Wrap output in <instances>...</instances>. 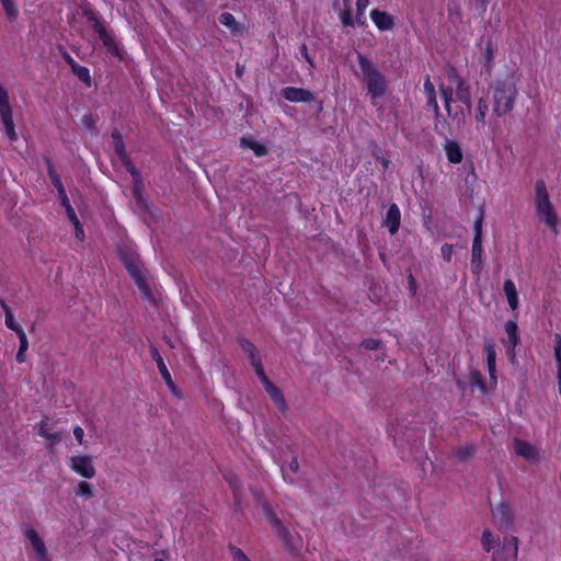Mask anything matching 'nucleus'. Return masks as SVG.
<instances>
[{
  "mask_svg": "<svg viewBox=\"0 0 561 561\" xmlns=\"http://www.w3.org/2000/svg\"><path fill=\"white\" fill-rule=\"evenodd\" d=\"M424 91H425V94L436 93V92H435V87H434V84L431 82V79H430V77H428V76L426 77L425 82H424Z\"/></svg>",
  "mask_w": 561,
  "mask_h": 561,
  "instance_id": "obj_56",
  "label": "nucleus"
},
{
  "mask_svg": "<svg viewBox=\"0 0 561 561\" xmlns=\"http://www.w3.org/2000/svg\"><path fill=\"white\" fill-rule=\"evenodd\" d=\"M38 434L50 440V445L59 443L62 438L60 433H53L49 428V425L45 422L41 423Z\"/></svg>",
  "mask_w": 561,
  "mask_h": 561,
  "instance_id": "obj_28",
  "label": "nucleus"
},
{
  "mask_svg": "<svg viewBox=\"0 0 561 561\" xmlns=\"http://www.w3.org/2000/svg\"><path fill=\"white\" fill-rule=\"evenodd\" d=\"M227 481H228L230 488L233 491L234 502H236V505L238 506V505H240L239 493H240L241 483H240L239 479L234 474L228 476L227 477Z\"/></svg>",
  "mask_w": 561,
  "mask_h": 561,
  "instance_id": "obj_35",
  "label": "nucleus"
},
{
  "mask_svg": "<svg viewBox=\"0 0 561 561\" xmlns=\"http://www.w3.org/2000/svg\"><path fill=\"white\" fill-rule=\"evenodd\" d=\"M401 222V213L396 204H391L387 210L386 218L382 225L388 228L391 236L396 234L399 230Z\"/></svg>",
  "mask_w": 561,
  "mask_h": 561,
  "instance_id": "obj_14",
  "label": "nucleus"
},
{
  "mask_svg": "<svg viewBox=\"0 0 561 561\" xmlns=\"http://www.w3.org/2000/svg\"><path fill=\"white\" fill-rule=\"evenodd\" d=\"M0 117L2 122L13 118L10 103H0Z\"/></svg>",
  "mask_w": 561,
  "mask_h": 561,
  "instance_id": "obj_46",
  "label": "nucleus"
},
{
  "mask_svg": "<svg viewBox=\"0 0 561 561\" xmlns=\"http://www.w3.org/2000/svg\"><path fill=\"white\" fill-rule=\"evenodd\" d=\"M70 468L81 477L91 479L95 476L96 470L93 466L92 457L88 455L72 456L70 458Z\"/></svg>",
  "mask_w": 561,
  "mask_h": 561,
  "instance_id": "obj_9",
  "label": "nucleus"
},
{
  "mask_svg": "<svg viewBox=\"0 0 561 561\" xmlns=\"http://www.w3.org/2000/svg\"><path fill=\"white\" fill-rule=\"evenodd\" d=\"M3 9L10 20H15L18 16V8L13 0H1Z\"/></svg>",
  "mask_w": 561,
  "mask_h": 561,
  "instance_id": "obj_38",
  "label": "nucleus"
},
{
  "mask_svg": "<svg viewBox=\"0 0 561 561\" xmlns=\"http://www.w3.org/2000/svg\"><path fill=\"white\" fill-rule=\"evenodd\" d=\"M554 355L557 364H561V335L556 334Z\"/></svg>",
  "mask_w": 561,
  "mask_h": 561,
  "instance_id": "obj_52",
  "label": "nucleus"
},
{
  "mask_svg": "<svg viewBox=\"0 0 561 561\" xmlns=\"http://www.w3.org/2000/svg\"><path fill=\"white\" fill-rule=\"evenodd\" d=\"M503 290L505 293V296L507 298V302L510 307L515 310L518 308V296H517V289L512 279H506L504 282Z\"/></svg>",
  "mask_w": 561,
  "mask_h": 561,
  "instance_id": "obj_23",
  "label": "nucleus"
},
{
  "mask_svg": "<svg viewBox=\"0 0 561 561\" xmlns=\"http://www.w3.org/2000/svg\"><path fill=\"white\" fill-rule=\"evenodd\" d=\"M370 16L376 26L381 31H388L393 27V20L391 15L385 11L373 10Z\"/></svg>",
  "mask_w": 561,
  "mask_h": 561,
  "instance_id": "obj_19",
  "label": "nucleus"
},
{
  "mask_svg": "<svg viewBox=\"0 0 561 561\" xmlns=\"http://www.w3.org/2000/svg\"><path fill=\"white\" fill-rule=\"evenodd\" d=\"M76 494L78 496H84L87 499H91L94 496L93 489H92L91 484L85 481L79 482L77 490H76Z\"/></svg>",
  "mask_w": 561,
  "mask_h": 561,
  "instance_id": "obj_37",
  "label": "nucleus"
},
{
  "mask_svg": "<svg viewBox=\"0 0 561 561\" xmlns=\"http://www.w3.org/2000/svg\"><path fill=\"white\" fill-rule=\"evenodd\" d=\"M476 453V448L473 445H466L458 447L454 455L460 460V461H468L473 457Z\"/></svg>",
  "mask_w": 561,
  "mask_h": 561,
  "instance_id": "obj_30",
  "label": "nucleus"
},
{
  "mask_svg": "<svg viewBox=\"0 0 561 561\" xmlns=\"http://www.w3.org/2000/svg\"><path fill=\"white\" fill-rule=\"evenodd\" d=\"M497 539L494 537L493 533L490 529H484L482 533L481 543L482 548L485 552H490L495 549V543Z\"/></svg>",
  "mask_w": 561,
  "mask_h": 561,
  "instance_id": "obj_29",
  "label": "nucleus"
},
{
  "mask_svg": "<svg viewBox=\"0 0 561 561\" xmlns=\"http://www.w3.org/2000/svg\"><path fill=\"white\" fill-rule=\"evenodd\" d=\"M488 3L489 0H476V8L483 13L486 11Z\"/></svg>",
  "mask_w": 561,
  "mask_h": 561,
  "instance_id": "obj_59",
  "label": "nucleus"
},
{
  "mask_svg": "<svg viewBox=\"0 0 561 561\" xmlns=\"http://www.w3.org/2000/svg\"><path fill=\"white\" fill-rule=\"evenodd\" d=\"M150 354H151V357L152 359L157 363V366L159 368V371L161 374V377L163 378V380L165 381L168 388L173 392V393H178V388L171 377V374L169 373L164 362H163V358L162 356L160 355L158 348L154 346V345H151L150 346Z\"/></svg>",
  "mask_w": 561,
  "mask_h": 561,
  "instance_id": "obj_12",
  "label": "nucleus"
},
{
  "mask_svg": "<svg viewBox=\"0 0 561 561\" xmlns=\"http://www.w3.org/2000/svg\"><path fill=\"white\" fill-rule=\"evenodd\" d=\"M83 13L88 18V21L91 22L92 30L99 35V38L103 43L107 53L122 59V51L115 42L112 32H110L103 22H101L96 13L90 9H85Z\"/></svg>",
  "mask_w": 561,
  "mask_h": 561,
  "instance_id": "obj_5",
  "label": "nucleus"
},
{
  "mask_svg": "<svg viewBox=\"0 0 561 561\" xmlns=\"http://www.w3.org/2000/svg\"><path fill=\"white\" fill-rule=\"evenodd\" d=\"M444 127H445V121H443V122H437V123L435 124V127H434V128H435L436 133H438V134H440V135H443V136H445V137H446V135H445V134H444V131H443Z\"/></svg>",
  "mask_w": 561,
  "mask_h": 561,
  "instance_id": "obj_62",
  "label": "nucleus"
},
{
  "mask_svg": "<svg viewBox=\"0 0 561 561\" xmlns=\"http://www.w3.org/2000/svg\"><path fill=\"white\" fill-rule=\"evenodd\" d=\"M73 435L79 444L83 443V435H84L83 428H81L80 426H76L73 428Z\"/></svg>",
  "mask_w": 561,
  "mask_h": 561,
  "instance_id": "obj_57",
  "label": "nucleus"
},
{
  "mask_svg": "<svg viewBox=\"0 0 561 561\" xmlns=\"http://www.w3.org/2000/svg\"><path fill=\"white\" fill-rule=\"evenodd\" d=\"M241 147L253 150L256 157H263L267 153L266 147L256 142L253 138L242 137Z\"/></svg>",
  "mask_w": 561,
  "mask_h": 561,
  "instance_id": "obj_26",
  "label": "nucleus"
},
{
  "mask_svg": "<svg viewBox=\"0 0 561 561\" xmlns=\"http://www.w3.org/2000/svg\"><path fill=\"white\" fill-rule=\"evenodd\" d=\"M516 93L512 81L497 82L493 91V114L497 117L508 114L513 110Z\"/></svg>",
  "mask_w": 561,
  "mask_h": 561,
  "instance_id": "obj_3",
  "label": "nucleus"
},
{
  "mask_svg": "<svg viewBox=\"0 0 561 561\" xmlns=\"http://www.w3.org/2000/svg\"><path fill=\"white\" fill-rule=\"evenodd\" d=\"M72 72L87 85H91V77L88 68L80 65H72Z\"/></svg>",
  "mask_w": 561,
  "mask_h": 561,
  "instance_id": "obj_33",
  "label": "nucleus"
},
{
  "mask_svg": "<svg viewBox=\"0 0 561 561\" xmlns=\"http://www.w3.org/2000/svg\"><path fill=\"white\" fill-rule=\"evenodd\" d=\"M536 214L540 220L557 232L558 217L553 209L552 203L550 202L547 186L543 180L536 182V195H535Z\"/></svg>",
  "mask_w": 561,
  "mask_h": 561,
  "instance_id": "obj_2",
  "label": "nucleus"
},
{
  "mask_svg": "<svg viewBox=\"0 0 561 561\" xmlns=\"http://www.w3.org/2000/svg\"><path fill=\"white\" fill-rule=\"evenodd\" d=\"M494 523L501 530H510L514 524V514L506 502H501L492 511Z\"/></svg>",
  "mask_w": 561,
  "mask_h": 561,
  "instance_id": "obj_8",
  "label": "nucleus"
},
{
  "mask_svg": "<svg viewBox=\"0 0 561 561\" xmlns=\"http://www.w3.org/2000/svg\"><path fill=\"white\" fill-rule=\"evenodd\" d=\"M45 161H46V164H47L48 175H49V178L51 180V183L57 188L59 196L66 194L65 187H64V185L61 183V179H60L59 174L56 172V170L54 169V165H53L50 159L46 157Z\"/></svg>",
  "mask_w": 561,
  "mask_h": 561,
  "instance_id": "obj_25",
  "label": "nucleus"
},
{
  "mask_svg": "<svg viewBox=\"0 0 561 561\" xmlns=\"http://www.w3.org/2000/svg\"><path fill=\"white\" fill-rule=\"evenodd\" d=\"M514 450L518 456H522L527 460H535L538 456L537 449L529 443L522 439H515Z\"/></svg>",
  "mask_w": 561,
  "mask_h": 561,
  "instance_id": "obj_18",
  "label": "nucleus"
},
{
  "mask_svg": "<svg viewBox=\"0 0 561 561\" xmlns=\"http://www.w3.org/2000/svg\"><path fill=\"white\" fill-rule=\"evenodd\" d=\"M439 92L442 94V98L445 103V108L447 111V114L453 117L454 121H456L459 125L465 124L466 115L465 112H456L454 115L451 114V102H453V88L446 87L444 84L439 85Z\"/></svg>",
  "mask_w": 561,
  "mask_h": 561,
  "instance_id": "obj_13",
  "label": "nucleus"
},
{
  "mask_svg": "<svg viewBox=\"0 0 561 561\" xmlns=\"http://www.w3.org/2000/svg\"><path fill=\"white\" fill-rule=\"evenodd\" d=\"M482 241L473 240L471 255V271L476 275H480L483 268L482 262Z\"/></svg>",
  "mask_w": 561,
  "mask_h": 561,
  "instance_id": "obj_17",
  "label": "nucleus"
},
{
  "mask_svg": "<svg viewBox=\"0 0 561 561\" xmlns=\"http://www.w3.org/2000/svg\"><path fill=\"white\" fill-rule=\"evenodd\" d=\"M26 538L30 540L33 549L37 553V556L42 559L46 557V547L44 541L41 539L38 534L33 528H27L25 533Z\"/></svg>",
  "mask_w": 561,
  "mask_h": 561,
  "instance_id": "obj_20",
  "label": "nucleus"
},
{
  "mask_svg": "<svg viewBox=\"0 0 561 561\" xmlns=\"http://www.w3.org/2000/svg\"><path fill=\"white\" fill-rule=\"evenodd\" d=\"M558 385H559V392L561 394V363L558 364Z\"/></svg>",
  "mask_w": 561,
  "mask_h": 561,
  "instance_id": "obj_64",
  "label": "nucleus"
},
{
  "mask_svg": "<svg viewBox=\"0 0 561 561\" xmlns=\"http://www.w3.org/2000/svg\"><path fill=\"white\" fill-rule=\"evenodd\" d=\"M488 108H489L488 103L483 99H480L478 102L477 114H476V119L478 122L484 123Z\"/></svg>",
  "mask_w": 561,
  "mask_h": 561,
  "instance_id": "obj_39",
  "label": "nucleus"
},
{
  "mask_svg": "<svg viewBox=\"0 0 561 561\" xmlns=\"http://www.w3.org/2000/svg\"><path fill=\"white\" fill-rule=\"evenodd\" d=\"M239 344L241 348L250 356L251 363L260 358L259 352L253 343H251L247 339L241 337L239 340Z\"/></svg>",
  "mask_w": 561,
  "mask_h": 561,
  "instance_id": "obj_32",
  "label": "nucleus"
},
{
  "mask_svg": "<svg viewBox=\"0 0 561 561\" xmlns=\"http://www.w3.org/2000/svg\"><path fill=\"white\" fill-rule=\"evenodd\" d=\"M482 224H483V213H480L479 217L476 219L473 229H474V238L473 240L482 241Z\"/></svg>",
  "mask_w": 561,
  "mask_h": 561,
  "instance_id": "obj_44",
  "label": "nucleus"
},
{
  "mask_svg": "<svg viewBox=\"0 0 561 561\" xmlns=\"http://www.w3.org/2000/svg\"><path fill=\"white\" fill-rule=\"evenodd\" d=\"M219 22L232 32L238 31V23L231 13L225 12L220 14Z\"/></svg>",
  "mask_w": 561,
  "mask_h": 561,
  "instance_id": "obj_36",
  "label": "nucleus"
},
{
  "mask_svg": "<svg viewBox=\"0 0 561 561\" xmlns=\"http://www.w3.org/2000/svg\"><path fill=\"white\" fill-rule=\"evenodd\" d=\"M445 151L449 162L460 163L462 161V151L459 145L454 140H446Z\"/></svg>",
  "mask_w": 561,
  "mask_h": 561,
  "instance_id": "obj_22",
  "label": "nucleus"
},
{
  "mask_svg": "<svg viewBox=\"0 0 561 561\" xmlns=\"http://www.w3.org/2000/svg\"><path fill=\"white\" fill-rule=\"evenodd\" d=\"M484 58H485L486 65H489L492 61V58H493V46H492L491 41H488V43H486V47H485V51H484Z\"/></svg>",
  "mask_w": 561,
  "mask_h": 561,
  "instance_id": "obj_53",
  "label": "nucleus"
},
{
  "mask_svg": "<svg viewBox=\"0 0 561 561\" xmlns=\"http://www.w3.org/2000/svg\"><path fill=\"white\" fill-rule=\"evenodd\" d=\"M300 53H301V56L308 61V64L313 67V62H312V59L310 58L309 54H308V49H307V46L305 44L301 45L300 47Z\"/></svg>",
  "mask_w": 561,
  "mask_h": 561,
  "instance_id": "obj_58",
  "label": "nucleus"
},
{
  "mask_svg": "<svg viewBox=\"0 0 561 561\" xmlns=\"http://www.w3.org/2000/svg\"><path fill=\"white\" fill-rule=\"evenodd\" d=\"M280 94L284 99L289 102H304L310 103L314 101V94L307 89L295 88V87H286L280 91Z\"/></svg>",
  "mask_w": 561,
  "mask_h": 561,
  "instance_id": "obj_11",
  "label": "nucleus"
},
{
  "mask_svg": "<svg viewBox=\"0 0 561 561\" xmlns=\"http://www.w3.org/2000/svg\"><path fill=\"white\" fill-rule=\"evenodd\" d=\"M0 103H10L8 91L0 85Z\"/></svg>",
  "mask_w": 561,
  "mask_h": 561,
  "instance_id": "obj_60",
  "label": "nucleus"
},
{
  "mask_svg": "<svg viewBox=\"0 0 561 561\" xmlns=\"http://www.w3.org/2000/svg\"><path fill=\"white\" fill-rule=\"evenodd\" d=\"M455 85L457 99L462 102L470 112L472 106L470 85L465 80H458Z\"/></svg>",
  "mask_w": 561,
  "mask_h": 561,
  "instance_id": "obj_21",
  "label": "nucleus"
},
{
  "mask_svg": "<svg viewBox=\"0 0 561 561\" xmlns=\"http://www.w3.org/2000/svg\"><path fill=\"white\" fill-rule=\"evenodd\" d=\"M371 152L377 160L381 157V149L377 145L373 146Z\"/></svg>",
  "mask_w": 561,
  "mask_h": 561,
  "instance_id": "obj_63",
  "label": "nucleus"
},
{
  "mask_svg": "<svg viewBox=\"0 0 561 561\" xmlns=\"http://www.w3.org/2000/svg\"><path fill=\"white\" fill-rule=\"evenodd\" d=\"M4 127H5V131H7V135L9 137L10 140H16L18 138V135L15 133V129H14V123H13V118L12 119H9V121H5V122H2Z\"/></svg>",
  "mask_w": 561,
  "mask_h": 561,
  "instance_id": "obj_47",
  "label": "nucleus"
},
{
  "mask_svg": "<svg viewBox=\"0 0 561 561\" xmlns=\"http://www.w3.org/2000/svg\"><path fill=\"white\" fill-rule=\"evenodd\" d=\"M125 265H126V268L128 270L129 274L133 276L142 297L145 299L152 300V293L150 290L149 285L147 284L146 279H145L144 275L141 274L139 266L129 261H126Z\"/></svg>",
  "mask_w": 561,
  "mask_h": 561,
  "instance_id": "obj_10",
  "label": "nucleus"
},
{
  "mask_svg": "<svg viewBox=\"0 0 561 561\" xmlns=\"http://www.w3.org/2000/svg\"><path fill=\"white\" fill-rule=\"evenodd\" d=\"M14 332H16L18 336H19V341H20V346L19 348L21 351H26L27 347H28V342H27V337H26V334L25 332L22 330V328H19L18 330H15Z\"/></svg>",
  "mask_w": 561,
  "mask_h": 561,
  "instance_id": "obj_48",
  "label": "nucleus"
},
{
  "mask_svg": "<svg viewBox=\"0 0 561 561\" xmlns=\"http://www.w3.org/2000/svg\"><path fill=\"white\" fill-rule=\"evenodd\" d=\"M353 0H343L344 9L340 14L341 21L345 26H353L354 21L352 19L354 8L352 5ZM369 3V0H356L355 1V21L359 25L365 23V10Z\"/></svg>",
  "mask_w": 561,
  "mask_h": 561,
  "instance_id": "obj_6",
  "label": "nucleus"
},
{
  "mask_svg": "<svg viewBox=\"0 0 561 561\" xmlns=\"http://www.w3.org/2000/svg\"><path fill=\"white\" fill-rule=\"evenodd\" d=\"M257 504L261 505L264 516L267 519V522L272 525V527L275 529L277 536L284 541L286 548L290 552H296L298 550L295 538L290 534V531L283 525L280 519L276 516L275 512L272 510L270 504L263 500L262 495L254 489H251Z\"/></svg>",
  "mask_w": 561,
  "mask_h": 561,
  "instance_id": "obj_4",
  "label": "nucleus"
},
{
  "mask_svg": "<svg viewBox=\"0 0 561 561\" xmlns=\"http://www.w3.org/2000/svg\"><path fill=\"white\" fill-rule=\"evenodd\" d=\"M229 551L233 561H250L243 551L238 547L230 545Z\"/></svg>",
  "mask_w": 561,
  "mask_h": 561,
  "instance_id": "obj_43",
  "label": "nucleus"
},
{
  "mask_svg": "<svg viewBox=\"0 0 561 561\" xmlns=\"http://www.w3.org/2000/svg\"><path fill=\"white\" fill-rule=\"evenodd\" d=\"M252 366L254 367V370L256 373V375L259 376V378L261 379L262 383L264 385L266 381H268L270 379L267 378V376L265 375L264 373V369H263V365H262V362H261V358L256 359L255 362L251 363Z\"/></svg>",
  "mask_w": 561,
  "mask_h": 561,
  "instance_id": "obj_45",
  "label": "nucleus"
},
{
  "mask_svg": "<svg viewBox=\"0 0 561 561\" xmlns=\"http://www.w3.org/2000/svg\"><path fill=\"white\" fill-rule=\"evenodd\" d=\"M518 552V539L515 536H505L492 554L493 561H515Z\"/></svg>",
  "mask_w": 561,
  "mask_h": 561,
  "instance_id": "obj_7",
  "label": "nucleus"
},
{
  "mask_svg": "<svg viewBox=\"0 0 561 561\" xmlns=\"http://www.w3.org/2000/svg\"><path fill=\"white\" fill-rule=\"evenodd\" d=\"M128 172L134 176V181L136 182V179H140L139 172L135 169L133 163L130 162L128 156H126L125 159H121Z\"/></svg>",
  "mask_w": 561,
  "mask_h": 561,
  "instance_id": "obj_49",
  "label": "nucleus"
},
{
  "mask_svg": "<svg viewBox=\"0 0 561 561\" xmlns=\"http://www.w3.org/2000/svg\"><path fill=\"white\" fill-rule=\"evenodd\" d=\"M426 104L427 106L432 107L436 118L438 119L440 117L439 106L436 100V93H430L426 94Z\"/></svg>",
  "mask_w": 561,
  "mask_h": 561,
  "instance_id": "obj_42",
  "label": "nucleus"
},
{
  "mask_svg": "<svg viewBox=\"0 0 561 561\" xmlns=\"http://www.w3.org/2000/svg\"><path fill=\"white\" fill-rule=\"evenodd\" d=\"M363 80L366 82L368 93L373 99L381 98L386 94L388 83L385 76L377 67L364 55H357Z\"/></svg>",
  "mask_w": 561,
  "mask_h": 561,
  "instance_id": "obj_1",
  "label": "nucleus"
},
{
  "mask_svg": "<svg viewBox=\"0 0 561 561\" xmlns=\"http://www.w3.org/2000/svg\"><path fill=\"white\" fill-rule=\"evenodd\" d=\"M381 344L380 340L377 339H366L362 342V346L366 350H377Z\"/></svg>",
  "mask_w": 561,
  "mask_h": 561,
  "instance_id": "obj_50",
  "label": "nucleus"
},
{
  "mask_svg": "<svg viewBox=\"0 0 561 561\" xmlns=\"http://www.w3.org/2000/svg\"><path fill=\"white\" fill-rule=\"evenodd\" d=\"M59 197L61 199L62 206L66 209V213H67V216H68L70 222L75 226V228H77L78 230L81 231V225H80L79 218L77 217L75 209L70 205V201H69L67 194H64Z\"/></svg>",
  "mask_w": 561,
  "mask_h": 561,
  "instance_id": "obj_27",
  "label": "nucleus"
},
{
  "mask_svg": "<svg viewBox=\"0 0 561 561\" xmlns=\"http://www.w3.org/2000/svg\"><path fill=\"white\" fill-rule=\"evenodd\" d=\"M471 385L479 387L482 393L486 392V387L484 385L482 375L478 370L471 373Z\"/></svg>",
  "mask_w": 561,
  "mask_h": 561,
  "instance_id": "obj_41",
  "label": "nucleus"
},
{
  "mask_svg": "<svg viewBox=\"0 0 561 561\" xmlns=\"http://www.w3.org/2000/svg\"><path fill=\"white\" fill-rule=\"evenodd\" d=\"M112 138L114 140L115 152L117 153L119 159H125L127 153H126V150H125V145H124L123 137H122L121 133L115 129L112 133Z\"/></svg>",
  "mask_w": 561,
  "mask_h": 561,
  "instance_id": "obj_31",
  "label": "nucleus"
},
{
  "mask_svg": "<svg viewBox=\"0 0 561 561\" xmlns=\"http://www.w3.org/2000/svg\"><path fill=\"white\" fill-rule=\"evenodd\" d=\"M288 469L293 472V473H296L299 469V463H298V460L297 458H293L291 461L289 462L288 465Z\"/></svg>",
  "mask_w": 561,
  "mask_h": 561,
  "instance_id": "obj_61",
  "label": "nucleus"
},
{
  "mask_svg": "<svg viewBox=\"0 0 561 561\" xmlns=\"http://www.w3.org/2000/svg\"><path fill=\"white\" fill-rule=\"evenodd\" d=\"M440 252H442V256L444 257V260L450 261L451 255L454 253V247L451 244L445 243L442 245Z\"/></svg>",
  "mask_w": 561,
  "mask_h": 561,
  "instance_id": "obj_51",
  "label": "nucleus"
},
{
  "mask_svg": "<svg viewBox=\"0 0 561 561\" xmlns=\"http://www.w3.org/2000/svg\"><path fill=\"white\" fill-rule=\"evenodd\" d=\"M448 79L450 80V82H453L454 84H456L458 82V80H463L457 72V70L455 68H451L449 71H448Z\"/></svg>",
  "mask_w": 561,
  "mask_h": 561,
  "instance_id": "obj_55",
  "label": "nucleus"
},
{
  "mask_svg": "<svg viewBox=\"0 0 561 561\" xmlns=\"http://www.w3.org/2000/svg\"><path fill=\"white\" fill-rule=\"evenodd\" d=\"M0 306L2 307L4 313H5V325L12 330V331H15L18 330L19 328H21L15 321H14V318H13V313L11 311V308L3 301L1 300L0 301Z\"/></svg>",
  "mask_w": 561,
  "mask_h": 561,
  "instance_id": "obj_34",
  "label": "nucleus"
},
{
  "mask_svg": "<svg viewBox=\"0 0 561 561\" xmlns=\"http://www.w3.org/2000/svg\"><path fill=\"white\" fill-rule=\"evenodd\" d=\"M484 351L486 353V362H488V364L495 363L496 353H495V347H494V344H493L492 341H485L484 342Z\"/></svg>",
  "mask_w": 561,
  "mask_h": 561,
  "instance_id": "obj_40",
  "label": "nucleus"
},
{
  "mask_svg": "<svg viewBox=\"0 0 561 561\" xmlns=\"http://www.w3.org/2000/svg\"><path fill=\"white\" fill-rule=\"evenodd\" d=\"M133 196L136 201L137 207L140 210H146L148 208V203H147V199L145 196L144 185H142L140 179H136L134 191H133Z\"/></svg>",
  "mask_w": 561,
  "mask_h": 561,
  "instance_id": "obj_24",
  "label": "nucleus"
},
{
  "mask_svg": "<svg viewBox=\"0 0 561 561\" xmlns=\"http://www.w3.org/2000/svg\"><path fill=\"white\" fill-rule=\"evenodd\" d=\"M505 331L507 334V343H508V354L512 358L515 357V347L519 342L518 337V327L517 323L513 320H510L505 323Z\"/></svg>",
  "mask_w": 561,
  "mask_h": 561,
  "instance_id": "obj_16",
  "label": "nucleus"
},
{
  "mask_svg": "<svg viewBox=\"0 0 561 561\" xmlns=\"http://www.w3.org/2000/svg\"><path fill=\"white\" fill-rule=\"evenodd\" d=\"M263 386L265 388V391L268 393L271 399L276 404L277 409L282 413H285L288 410V405L286 403V400H285L282 391L270 380L266 381Z\"/></svg>",
  "mask_w": 561,
  "mask_h": 561,
  "instance_id": "obj_15",
  "label": "nucleus"
},
{
  "mask_svg": "<svg viewBox=\"0 0 561 561\" xmlns=\"http://www.w3.org/2000/svg\"><path fill=\"white\" fill-rule=\"evenodd\" d=\"M82 123L88 129H91V130L95 129V122H94V118L92 117V115H84L82 118Z\"/></svg>",
  "mask_w": 561,
  "mask_h": 561,
  "instance_id": "obj_54",
  "label": "nucleus"
}]
</instances>
